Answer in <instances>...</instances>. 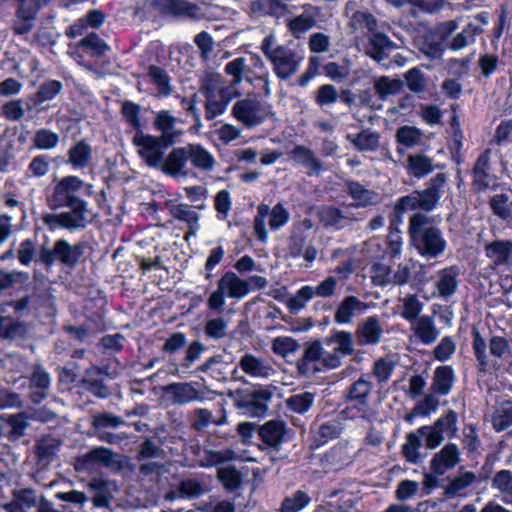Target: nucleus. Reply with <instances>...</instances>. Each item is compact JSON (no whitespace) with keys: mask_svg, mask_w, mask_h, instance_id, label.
<instances>
[{"mask_svg":"<svg viewBox=\"0 0 512 512\" xmlns=\"http://www.w3.org/2000/svg\"><path fill=\"white\" fill-rule=\"evenodd\" d=\"M268 285V280L260 275L242 278L234 271L225 272L216 283V289L207 299L209 310L222 313L225 310L226 299L241 300L252 290H262Z\"/></svg>","mask_w":512,"mask_h":512,"instance_id":"nucleus-1","label":"nucleus"},{"mask_svg":"<svg viewBox=\"0 0 512 512\" xmlns=\"http://www.w3.org/2000/svg\"><path fill=\"white\" fill-rule=\"evenodd\" d=\"M260 49L270 62L274 74L282 81H287L296 75L305 59L304 49H292L280 44L272 33L264 37Z\"/></svg>","mask_w":512,"mask_h":512,"instance_id":"nucleus-2","label":"nucleus"},{"mask_svg":"<svg viewBox=\"0 0 512 512\" xmlns=\"http://www.w3.org/2000/svg\"><path fill=\"white\" fill-rule=\"evenodd\" d=\"M411 242L424 257L435 258L441 255L447 246L439 228L431 225L424 214H414L409 221Z\"/></svg>","mask_w":512,"mask_h":512,"instance_id":"nucleus-3","label":"nucleus"},{"mask_svg":"<svg viewBox=\"0 0 512 512\" xmlns=\"http://www.w3.org/2000/svg\"><path fill=\"white\" fill-rule=\"evenodd\" d=\"M202 90L204 91L205 117L212 120L222 115L228 104L240 96V91L234 85L223 86L220 74L207 73L202 80Z\"/></svg>","mask_w":512,"mask_h":512,"instance_id":"nucleus-4","label":"nucleus"},{"mask_svg":"<svg viewBox=\"0 0 512 512\" xmlns=\"http://www.w3.org/2000/svg\"><path fill=\"white\" fill-rule=\"evenodd\" d=\"M372 388V383L365 377H360L350 386L346 395L348 405L345 409L349 418L368 422L376 419L377 413L368 401Z\"/></svg>","mask_w":512,"mask_h":512,"instance_id":"nucleus-5","label":"nucleus"},{"mask_svg":"<svg viewBox=\"0 0 512 512\" xmlns=\"http://www.w3.org/2000/svg\"><path fill=\"white\" fill-rule=\"evenodd\" d=\"M290 221V213L281 202L272 208L265 203H260L254 216L253 228L258 240L266 243L268 240V228L277 231Z\"/></svg>","mask_w":512,"mask_h":512,"instance_id":"nucleus-6","label":"nucleus"},{"mask_svg":"<svg viewBox=\"0 0 512 512\" xmlns=\"http://www.w3.org/2000/svg\"><path fill=\"white\" fill-rule=\"evenodd\" d=\"M66 205L70 207V211L60 214H46L43 217L44 222L51 228L81 229L92 220L93 215L85 201Z\"/></svg>","mask_w":512,"mask_h":512,"instance_id":"nucleus-7","label":"nucleus"},{"mask_svg":"<svg viewBox=\"0 0 512 512\" xmlns=\"http://www.w3.org/2000/svg\"><path fill=\"white\" fill-rule=\"evenodd\" d=\"M232 116L248 128L264 123L271 115V106L255 99L245 98L232 107Z\"/></svg>","mask_w":512,"mask_h":512,"instance_id":"nucleus-8","label":"nucleus"},{"mask_svg":"<svg viewBox=\"0 0 512 512\" xmlns=\"http://www.w3.org/2000/svg\"><path fill=\"white\" fill-rule=\"evenodd\" d=\"M133 143L137 147L139 156L148 166L160 169L166 148L162 139L138 131L133 138Z\"/></svg>","mask_w":512,"mask_h":512,"instance_id":"nucleus-9","label":"nucleus"},{"mask_svg":"<svg viewBox=\"0 0 512 512\" xmlns=\"http://www.w3.org/2000/svg\"><path fill=\"white\" fill-rule=\"evenodd\" d=\"M276 387L272 385H259L237 400V406L252 416H263L269 409Z\"/></svg>","mask_w":512,"mask_h":512,"instance_id":"nucleus-10","label":"nucleus"},{"mask_svg":"<svg viewBox=\"0 0 512 512\" xmlns=\"http://www.w3.org/2000/svg\"><path fill=\"white\" fill-rule=\"evenodd\" d=\"M303 364L314 371L338 368L336 357L331 354L326 342L314 341L304 351Z\"/></svg>","mask_w":512,"mask_h":512,"instance_id":"nucleus-11","label":"nucleus"},{"mask_svg":"<svg viewBox=\"0 0 512 512\" xmlns=\"http://www.w3.org/2000/svg\"><path fill=\"white\" fill-rule=\"evenodd\" d=\"M439 195L435 188H429L422 192L415 191L400 198L396 204V210L405 213L414 210L429 211L438 202Z\"/></svg>","mask_w":512,"mask_h":512,"instance_id":"nucleus-12","label":"nucleus"},{"mask_svg":"<svg viewBox=\"0 0 512 512\" xmlns=\"http://www.w3.org/2000/svg\"><path fill=\"white\" fill-rule=\"evenodd\" d=\"M189 160L187 146L174 148L164 158L160 170L177 179H184L188 176L187 162Z\"/></svg>","mask_w":512,"mask_h":512,"instance_id":"nucleus-13","label":"nucleus"},{"mask_svg":"<svg viewBox=\"0 0 512 512\" xmlns=\"http://www.w3.org/2000/svg\"><path fill=\"white\" fill-rule=\"evenodd\" d=\"M84 187V182L76 176H67L63 178L55 187V202L59 206L83 202V200L77 197V193Z\"/></svg>","mask_w":512,"mask_h":512,"instance_id":"nucleus-14","label":"nucleus"},{"mask_svg":"<svg viewBox=\"0 0 512 512\" xmlns=\"http://www.w3.org/2000/svg\"><path fill=\"white\" fill-rule=\"evenodd\" d=\"M180 120L173 116L168 110H161L156 113L154 126L161 133L162 139L166 145L176 142V139L182 134V129L178 127Z\"/></svg>","mask_w":512,"mask_h":512,"instance_id":"nucleus-15","label":"nucleus"},{"mask_svg":"<svg viewBox=\"0 0 512 512\" xmlns=\"http://www.w3.org/2000/svg\"><path fill=\"white\" fill-rule=\"evenodd\" d=\"M326 345L334 357L338 366H341L342 359L354 352V340L352 333L348 331H335L325 338Z\"/></svg>","mask_w":512,"mask_h":512,"instance_id":"nucleus-16","label":"nucleus"},{"mask_svg":"<svg viewBox=\"0 0 512 512\" xmlns=\"http://www.w3.org/2000/svg\"><path fill=\"white\" fill-rule=\"evenodd\" d=\"M460 461V451L455 444L445 445L430 461L431 470L437 475H444Z\"/></svg>","mask_w":512,"mask_h":512,"instance_id":"nucleus-17","label":"nucleus"},{"mask_svg":"<svg viewBox=\"0 0 512 512\" xmlns=\"http://www.w3.org/2000/svg\"><path fill=\"white\" fill-rule=\"evenodd\" d=\"M81 248L77 245L71 246L65 240H58L53 250H45L41 253V259L47 264L54 259H59L65 264H74L81 257Z\"/></svg>","mask_w":512,"mask_h":512,"instance_id":"nucleus-18","label":"nucleus"},{"mask_svg":"<svg viewBox=\"0 0 512 512\" xmlns=\"http://www.w3.org/2000/svg\"><path fill=\"white\" fill-rule=\"evenodd\" d=\"M368 309L369 305L366 302L359 300L355 296H347L336 309L335 322L338 324H349L355 316L365 313Z\"/></svg>","mask_w":512,"mask_h":512,"instance_id":"nucleus-19","label":"nucleus"},{"mask_svg":"<svg viewBox=\"0 0 512 512\" xmlns=\"http://www.w3.org/2000/svg\"><path fill=\"white\" fill-rule=\"evenodd\" d=\"M317 10L311 5H305L304 11L286 21L288 31L297 39L301 38L316 25Z\"/></svg>","mask_w":512,"mask_h":512,"instance_id":"nucleus-20","label":"nucleus"},{"mask_svg":"<svg viewBox=\"0 0 512 512\" xmlns=\"http://www.w3.org/2000/svg\"><path fill=\"white\" fill-rule=\"evenodd\" d=\"M239 367L245 374L253 378L266 379L274 372L273 367L267 360L249 353L241 357Z\"/></svg>","mask_w":512,"mask_h":512,"instance_id":"nucleus-21","label":"nucleus"},{"mask_svg":"<svg viewBox=\"0 0 512 512\" xmlns=\"http://www.w3.org/2000/svg\"><path fill=\"white\" fill-rule=\"evenodd\" d=\"M383 329L377 316H370L359 323L356 336L360 345H376L380 342Z\"/></svg>","mask_w":512,"mask_h":512,"instance_id":"nucleus-22","label":"nucleus"},{"mask_svg":"<svg viewBox=\"0 0 512 512\" xmlns=\"http://www.w3.org/2000/svg\"><path fill=\"white\" fill-rule=\"evenodd\" d=\"M411 331L413 336L425 345L433 343L440 335L433 318L428 315L420 316L411 322Z\"/></svg>","mask_w":512,"mask_h":512,"instance_id":"nucleus-23","label":"nucleus"},{"mask_svg":"<svg viewBox=\"0 0 512 512\" xmlns=\"http://www.w3.org/2000/svg\"><path fill=\"white\" fill-rule=\"evenodd\" d=\"M289 156L292 161L307 168L309 176L320 174L322 165L309 148L297 145L290 151Z\"/></svg>","mask_w":512,"mask_h":512,"instance_id":"nucleus-24","label":"nucleus"},{"mask_svg":"<svg viewBox=\"0 0 512 512\" xmlns=\"http://www.w3.org/2000/svg\"><path fill=\"white\" fill-rule=\"evenodd\" d=\"M392 46V42L386 35L374 31L369 37L366 54L376 62L383 63L388 57V51Z\"/></svg>","mask_w":512,"mask_h":512,"instance_id":"nucleus-25","label":"nucleus"},{"mask_svg":"<svg viewBox=\"0 0 512 512\" xmlns=\"http://www.w3.org/2000/svg\"><path fill=\"white\" fill-rule=\"evenodd\" d=\"M186 146L189 160L195 168L204 171H211L214 169L216 160L206 148L200 144H188Z\"/></svg>","mask_w":512,"mask_h":512,"instance_id":"nucleus-26","label":"nucleus"},{"mask_svg":"<svg viewBox=\"0 0 512 512\" xmlns=\"http://www.w3.org/2000/svg\"><path fill=\"white\" fill-rule=\"evenodd\" d=\"M424 304L418 296L408 294L399 299L397 311L399 315L410 323L417 320L423 310Z\"/></svg>","mask_w":512,"mask_h":512,"instance_id":"nucleus-27","label":"nucleus"},{"mask_svg":"<svg viewBox=\"0 0 512 512\" xmlns=\"http://www.w3.org/2000/svg\"><path fill=\"white\" fill-rule=\"evenodd\" d=\"M285 424L281 420H270L261 426L259 435L263 442L270 447H277L282 442Z\"/></svg>","mask_w":512,"mask_h":512,"instance_id":"nucleus-28","label":"nucleus"},{"mask_svg":"<svg viewBox=\"0 0 512 512\" xmlns=\"http://www.w3.org/2000/svg\"><path fill=\"white\" fill-rule=\"evenodd\" d=\"M483 32L481 25L476 22H469L466 27L459 33H457L448 46L454 51L462 50L468 45L475 42L477 35Z\"/></svg>","mask_w":512,"mask_h":512,"instance_id":"nucleus-29","label":"nucleus"},{"mask_svg":"<svg viewBox=\"0 0 512 512\" xmlns=\"http://www.w3.org/2000/svg\"><path fill=\"white\" fill-rule=\"evenodd\" d=\"M32 28V0H21L13 29L19 36H26Z\"/></svg>","mask_w":512,"mask_h":512,"instance_id":"nucleus-30","label":"nucleus"},{"mask_svg":"<svg viewBox=\"0 0 512 512\" xmlns=\"http://www.w3.org/2000/svg\"><path fill=\"white\" fill-rule=\"evenodd\" d=\"M457 276V270L452 267L445 268L438 273L436 288L440 296L446 298L455 293L458 286Z\"/></svg>","mask_w":512,"mask_h":512,"instance_id":"nucleus-31","label":"nucleus"},{"mask_svg":"<svg viewBox=\"0 0 512 512\" xmlns=\"http://www.w3.org/2000/svg\"><path fill=\"white\" fill-rule=\"evenodd\" d=\"M407 172L417 178H422L434 169L432 160L422 154L410 155L407 159Z\"/></svg>","mask_w":512,"mask_h":512,"instance_id":"nucleus-32","label":"nucleus"},{"mask_svg":"<svg viewBox=\"0 0 512 512\" xmlns=\"http://www.w3.org/2000/svg\"><path fill=\"white\" fill-rule=\"evenodd\" d=\"M490 152H483L477 159L474 167V184L478 188H486L492 183L489 173Z\"/></svg>","mask_w":512,"mask_h":512,"instance_id":"nucleus-33","label":"nucleus"},{"mask_svg":"<svg viewBox=\"0 0 512 512\" xmlns=\"http://www.w3.org/2000/svg\"><path fill=\"white\" fill-rule=\"evenodd\" d=\"M10 426L11 429L7 434L9 440L17 441L25 434V430L29 426L28 416L25 413H17L6 415L4 419V429Z\"/></svg>","mask_w":512,"mask_h":512,"instance_id":"nucleus-34","label":"nucleus"},{"mask_svg":"<svg viewBox=\"0 0 512 512\" xmlns=\"http://www.w3.org/2000/svg\"><path fill=\"white\" fill-rule=\"evenodd\" d=\"M455 376L450 366L436 368L433 377V389L439 394L446 395L454 384Z\"/></svg>","mask_w":512,"mask_h":512,"instance_id":"nucleus-35","label":"nucleus"},{"mask_svg":"<svg viewBox=\"0 0 512 512\" xmlns=\"http://www.w3.org/2000/svg\"><path fill=\"white\" fill-rule=\"evenodd\" d=\"M167 393L177 403H188L199 398L196 388L190 383H174L167 387Z\"/></svg>","mask_w":512,"mask_h":512,"instance_id":"nucleus-36","label":"nucleus"},{"mask_svg":"<svg viewBox=\"0 0 512 512\" xmlns=\"http://www.w3.org/2000/svg\"><path fill=\"white\" fill-rule=\"evenodd\" d=\"M148 77L151 82L157 86L159 96L167 97L172 94L173 86L171 84V78L164 69L157 66H151L148 72Z\"/></svg>","mask_w":512,"mask_h":512,"instance_id":"nucleus-37","label":"nucleus"},{"mask_svg":"<svg viewBox=\"0 0 512 512\" xmlns=\"http://www.w3.org/2000/svg\"><path fill=\"white\" fill-rule=\"evenodd\" d=\"M92 158L91 147L84 143L78 142L69 150V163L74 168H85L89 165Z\"/></svg>","mask_w":512,"mask_h":512,"instance_id":"nucleus-38","label":"nucleus"},{"mask_svg":"<svg viewBox=\"0 0 512 512\" xmlns=\"http://www.w3.org/2000/svg\"><path fill=\"white\" fill-rule=\"evenodd\" d=\"M8 512H30L32 508V490L22 489L13 493V499L4 506Z\"/></svg>","mask_w":512,"mask_h":512,"instance_id":"nucleus-39","label":"nucleus"},{"mask_svg":"<svg viewBox=\"0 0 512 512\" xmlns=\"http://www.w3.org/2000/svg\"><path fill=\"white\" fill-rule=\"evenodd\" d=\"M163 8L175 16L195 17L199 12L197 5L184 0H163Z\"/></svg>","mask_w":512,"mask_h":512,"instance_id":"nucleus-40","label":"nucleus"},{"mask_svg":"<svg viewBox=\"0 0 512 512\" xmlns=\"http://www.w3.org/2000/svg\"><path fill=\"white\" fill-rule=\"evenodd\" d=\"M347 138L360 151H374L379 146L378 135L370 130L362 131L357 135L349 134Z\"/></svg>","mask_w":512,"mask_h":512,"instance_id":"nucleus-41","label":"nucleus"},{"mask_svg":"<svg viewBox=\"0 0 512 512\" xmlns=\"http://www.w3.org/2000/svg\"><path fill=\"white\" fill-rule=\"evenodd\" d=\"M512 244L506 241H496L486 247V255L493 263H505L511 254Z\"/></svg>","mask_w":512,"mask_h":512,"instance_id":"nucleus-42","label":"nucleus"},{"mask_svg":"<svg viewBox=\"0 0 512 512\" xmlns=\"http://www.w3.org/2000/svg\"><path fill=\"white\" fill-rule=\"evenodd\" d=\"M171 213L175 218L187 222L193 233L200 229L199 214L191 209L188 205H175L172 207Z\"/></svg>","mask_w":512,"mask_h":512,"instance_id":"nucleus-43","label":"nucleus"},{"mask_svg":"<svg viewBox=\"0 0 512 512\" xmlns=\"http://www.w3.org/2000/svg\"><path fill=\"white\" fill-rule=\"evenodd\" d=\"M348 191L358 206H367L378 200V196L373 191L365 189L357 182H349Z\"/></svg>","mask_w":512,"mask_h":512,"instance_id":"nucleus-44","label":"nucleus"},{"mask_svg":"<svg viewBox=\"0 0 512 512\" xmlns=\"http://www.w3.org/2000/svg\"><path fill=\"white\" fill-rule=\"evenodd\" d=\"M50 384L49 374L38 366L34 367V403L47 396Z\"/></svg>","mask_w":512,"mask_h":512,"instance_id":"nucleus-45","label":"nucleus"},{"mask_svg":"<svg viewBox=\"0 0 512 512\" xmlns=\"http://www.w3.org/2000/svg\"><path fill=\"white\" fill-rule=\"evenodd\" d=\"M491 207L497 216L512 223V200L505 194L495 195L491 199Z\"/></svg>","mask_w":512,"mask_h":512,"instance_id":"nucleus-46","label":"nucleus"},{"mask_svg":"<svg viewBox=\"0 0 512 512\" xmlns=\"http://www.w3.org/2000/svg\"><path fill=\"white\" fill-rule=\"evenodd\" d=\"M27 332V326L9 318L0 316V336L6 339H17Z\"/></svg>","mask_w":512,"mask_h":512,"instance_id":"nucleus-47","label":"nucleus"},{"mask_svg":"<svg viewBox=\"0 0 512 512\" xmlns=\"http://www.w3.org/2000/svg\"><path fill=\"white\" fill-rule=\"evenodd\" d=\"M314 297L312 286L305 285L287 300L286 305L290 311L298 312Z\"/></svg>","mask_w":512,"mask_h":512,"instance_id":"nucleus-48","label":"nucleus"},{"mask_svg":"<svg viewBox=\"0 0 512 512\" xmlns=\"http://www.w3.org/2000/svg\"><path fill=\"white\" fill-rule=\"evenodd\" d=\"M300 348L299 343L292 337L279 336L273 339L271 349L272 351L282 357H287Z\"/></svg>","mask_w":512,"mask_h":512,"instance_id":"nucleus-49","label":"nucleus"},{"mask_svg":"<svg viewBox=\"0 0 512 512\" xmlns=\"http://www.w3.org/2000/svg\"><path fill=\"white\" fill-rule=\"evenodd\" d=\"M475 480L476 475L473 472L460 470L459 475L449 482L446 492L450 495L459 494L472 485Z\"/></svg>","mask_w":512,"mask_h":512,"instance_id":"nucleus-50","label":"nucleus"},{"mask_svg":"<svg viewBox=\"0 0 512 512\" xmlns=\"http://www.w3.org/2000/svg\"><path fill=\"white\" fill-rule=\"evenodd\" d=\"M311 499L306 492L297 491L291 497H287L282 502V512H299L305 508Z\"/></svg>","mask_w":512,"mask_h":512,"instance_id":"nucleus-51","label":"nucleus"},{"mask_svg":"<svg viewBox=\"0 0 512 512\" xmlns=\"http://www.w3.org/2000/svg\"><path fill=\"white\" fill-rule=\"evenodd\" d=\"M492 424L496 431H502L512 425V403H505L496 409Z\"/></svg>","mask_w":512,"mask_h":512,"instance_id":"nucleus-52","label":"nucleus"},{"mask_svg":"<svg viewBox=\"0 0 512 512\" xmlns=\"http://www.w3.org/2000/svg\"><path fill=\"white\" fill-rule=\"evenodd\" d=\"M228 322L223 317L209 319L204 327V332L209 338L219 340L226 337Z\"/></svg>","mask_w":512,"mask_h":512,"instance_id":"nucleus-53","label":"nucleus"},{"mask_svg":"<svg viewBox=\"0 0 512 512\" xmlns=\"http://www.w3.org/2000/svg\"><path fill=\"white\" fill-rule=\"evenodd\" d=\"M314 403V395L310 392L296 394L288 398L287 405L296 413L307 412Z\"/></svg>","mask_w":512,"mask_h":512,"instance_id":"nucleus-54","label":"nucleus"},{"mask_svg":"<svg viewBox=\"0 0 512 512\" xmlns=\"http://www.w3.org/2000/svg\"><path fill=\"white\" fill-rule=\"evenodd\" d=\"M443 38H430V31L424 36L421 51L432 59L440 58L443 53Z\"/></svg>","mask_w":512,"mask_h":512,"instance_id":"nucleus-55","label":"nucleus"},{"mask_svg":"<svg viewBox=\"0 0 512 512\" xmlns=\"http://www.w3.org/2000/svg\"><path fill=\"white\" fill-rule=\"evenodd\" d=\"M374 87L379 96L384 99L397 94L400 91L401 84L398 80L383 76L375 81Z\"/></svg>","mask_w":512,"mask_h":512,"instance_id":"nucleus-56","label":"nucleus"},{"mask_svg":"<svg viewBox=\"0 0 512 512\" xmlns=\"http://www.w3.org/2000/svg\"><path fill=\"white\" fill-rule=\"evenodd\" d=\"M397 142L405 147H413L419 144L421 132L412 126H403L396 133Z\"/></svg>","mask_w":512,"mask_h":512,"instance_id":"nucleus-57","label":"nucleus"},{"mask_svg":"<svg viewBox=\"0 0 512 512\" xmlns=\"http://www.w3.org/2000/svg\"><path fill=\"white\" fill-rule=\"evenodd\" d=\"M212 133L217 136L223 144H229L230 142L238 139L241 136L242 131L235 125L224 123L216 126Z\"/></svg>","mask_w":512,"mask_h":512,"instance_id":"nucleus-58","label":"nucleus"},{"mask_svg":"<svg viewBox=\"0 0 512 512\" xmlns=\"http://www.w3.org/2000/svg\"><path fill=\"white\" fill-rule=\"evenodd\" d=\"M80 45L88 48L91 51V54L94 56L104 55L110 50L108 44L95 33H92L83 38L80 42Z\"/></svg>","mask_w":512,"mask_h":512,"instance_id":"nucleus-59","label":"nucleus"},{"mask_svg":"<svg viewBox=\"0 0 512 512\" xmlns=\"http://www.w3.org/2000/svg\"><path fill=\"white\" fill-rule=\"evenodd\" d=\"M351 25L355 29H366L368 32H374L377 26L375 17L364 11H356L351 18Z\"/></svg>","mask_w":512,"mask_h":512,"instance_id":"nucleus-60","label":"nucleus"},{"mask_svg":"<svg viewBox=\"0 0 512 512\" xmlns=\"http://www.w3.org/2000/svg\"><path fill=\"white\" fill-rule=\"evenodd\" d=\"M218 477L228 490L236 489L241 483L240 473L231 466L221 467L218 470Z\"/></svg>","mask_w":512,"mask_h":512,"instance_id":"nucleus-61","label":"nucleus"},{"mask_svg":"<svg viewBox=\"0 0 512 512\" xmlns=\"http://www.w3.org/2000/svg\"><path fill=\"white\" fill-rule=\"evenodd\" d=\"M421 446L420 435L409 434L403 445V454L409 462L415 463L420 459L419 448Z\"/></svg>","mask_w":512,"mask_h":512,"instance_id":"nucleus-62","label":"nucleus"},{"mask_svg":"<svg viewBox=\"0 0 512 512\" xmlns=\"http://www.w3.org/2000/svg\"><path fill=\"white\" fill-rule=\"evenodd\" d=\"M140 111L141 107L140 105L132 102V101H125L122 104V114L126 121L129 123V125L138 131L141 129V122H140Z\"/></svg>","mask_w":512,"mask_h":512,"instance_id":"nucleus-63","label":"nucleus"},{"mask_svg":"<svg viewBox=\"0 0 512 512\" xmlns=\"http://www.w3.org/2000/svg\"><path fill=\"white\" fill-rule=\"evenodd\" d=\"M60 82L52 80L42 84L36 93V102L43 103L52 100L61 91Z\"/></svg>","mask_w":512,"mask_h":512,"instance_id":"nucleus-64","label":"nucleus"}]
</instances>
